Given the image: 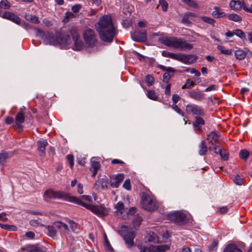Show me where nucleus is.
I'll return each instance as SVG.
<instances>
[{
  "instance_id": "nucleus-19",
  "label": "nucleus",
  "mask_w": 252,
  "mask_h": 252,
  "mask_svg": "<svg viewBox=\"0 0 252 252\" xmlns=\"http://www.w3.org/2000/svg\"><path fill=\"white\" fill-rule=\"evenodd\" d=\"M25 250L27 252H46L42 248L35 245H29L26 247H22L20 252H23Z\"/></svg>"
},
{
  "instance_id": "nucleus-26",
  "label": "nucleus",
  "mask_w": 252,
  "mask_h": 252,
  "mask_svg": "<svg viewBox=\"0 0 252 252\" xmlns=\"http://www.w3.org/2000/svg\"><path fill=\"white\" fill-rule=\"evenodd\" d=\"M229 6L235 11H239L243 8V3L240 0H232L229 3Z\"/></svg>"
},
{
  "instance_id": "nucleus-57",
  "label": "nucleus",
  "mask_w": 252,
  "mask_h": 252,
  "mask_svg": "<svg viewBox=\"0 0 252 252\" xmlns=\"http://www.w3.org/2000/svg\"><path fill=\"white\" fill-rule=\"evenodd\" d=\"M81 8L82 5L81 4H76L72 7L71 9L73 12L77 13L79 11Z\"/></svg>"
},
{
  "instance_id": "nucleus-14",
  "label": "nucleus",
  "mask_w": 252,
  "mask_h": 252,
  "mask_svg": "<svg viewBox=\"0 0 252 252\" xmlns=\"http://www.w3.org/2000/svg\"><path fill=\"white\" fill-rule=\"evenodd\" d=\"M159 68L161 70L166 71L163 75V81L165 82H168L173 75L174 69L171 67H166L162 65L159 66Z\"/></svg>"
},
{
  "instance_id": "nucleus-33",
  "label": "nucleus",
  "mask_w": 252,
  "mask_h": 252,
  "mask_svg": "<svg viewBox=\"0 0 252 252\" xmlns=\"http://www.w3.org/2000/svg\"><path fill=\"white\" fill-rule=\"evenodd\" d=\"M235 56L237 59L243 60L246 58V54L242 50H237L235 52Z\"/></svg>"
},
{
  "instance_id": "nucleus-1",
  "label": "nucleus",
  "mask_w": 252,
  "mask_h": 252,
  "mask_svg": "<svg viewBox=\"0 0 252 252\" xmlns=\"http://www.w3.org/2000/svg\"><path fill=\"white\" fill-rule=\"evenodd\" d=\"M95 26L102 41L109 43L113 41L117 32L110 16L105 15L101 17Z\"/></svg>"
},
{
  "instance_id": "nucleus-22",
  "label": "nucleus",
  "mask_w": 252,
  "mask_h": 252,
  "mask_svg": "<svg viewBox=\"0 0 252 252\" xmlns=\"http://www.w3.org/2000/svg\"><path fill=\"white\" fill-rule=\"evenodd\" d=\"M196 17L195 14L192 12H187L184 14L182 19V22L186 25H190L193 18Z\"/></svg>"
},
{
  "instance_id": "nucleus-15",
  "label": "nucleus",
  "mask_w": 252,
  "mask_h": 252,
  "mask_svg": "<svg viewBox=\"0 0 252 252\" xmlns=\"http://www.w3.org/2000/svg\"><path fill=\"white\" fill-rule=\"evenodd\" d=\"M2 17L12 21L18 25H21V20L20 18L14 13L6 11L2 15Z\"/></svg>"
},
{
  "instance_id": "nucleus-43",
  "label": "nucleus",
  "mask_w": 252,
  "mask_h": 252,
  "mask_svg": "<svg viewBox=\"0 0 252 252\" xmlns=\"http://www.w3.org/2000/svg\"><path fill=\"white\" fill-rule=\"evenodd\" d=\"M234 33L235 35H236L243 40H245L246 39L245 33L241 30H235L234 31Z\"/></svg>"
},
{
  "instance_id": "nucleus-18",
  "label": "nucleus",
  "mask_w": 252,
  "mask_h": 252,
  "mask_svg": "<svg viewBox=\"0 0 252 252\" xmlns=\"http://www.w3.org/2000/svg\"><path fill=\"white\" fill-rule=\"evenodd\" d=\"M124 179V175L123 174H118L115 177L111 178L110 181L111 187L113 188H118Z\"/></svg>"
},
{
  "instance_id": "nucleus-30",
  "label": "nucleus",
  "mask_w": 252,
  "mask_h": 252,
  "mask_svg": "<svg viewBox=\"0 0 252 252\" xmlns=\"http://www.w3.org/2000/svg\"><path fill=\"white\" fill-rule=\"evenodd\" d=\"M74 41V49L75 50H81L83 47V42L81 38L73 40Z\"/></svg>"
},
{
  "instance_id": "nucleus-31",
  "label": "nucleus",
  "mask_w": 252,
  "mask_h": 252,
  "mask_svg": "<svg viewBox=\"0 0 252 252\" xmlns=\"http://www.w3.org/2000/svg\"><path fill=\"white\" fill-rule=\"evenodd\" d=\"M25 18L27 20L32 23L39 24L40 23L37 17L35 15H32L29 13H27L25 14Z\"/></svg>"
},
{
  "instance_id": "nucleus-27",
  "label": "nucleus",
  "mask_w": 252,
  "mask_h": 252,
  "mask_svg": "<svg viewBox=\"0 0 252 252\" xmlns=\"http://www.w3.org/2000/svg\"><path fill=\"white\" fill-rule=\"evenodd\" d=\"M100 167V165L99 162L94 161V160H91V170L93 171V173L92 174V177H94L97 173L98 170L99 169Z\"/></svg>"
},
{
  "instance_id": "nucleus-9",
  "label": "nucleus",
  "mask_w": 252,
  "mask_h": 252,
  "mask_svg": "<svg viewBox=\"0 0 252 252\" xmlns=\"http://www.w3.org/2000/svg\"><path fill=\"white\" fill-rule=\"evenodd\" d=\"M169 220L178 224L183 225L187 222L186 215L181 211H176L168 215Z\"/></svg>"
},
{
  "instance_id": "nucleus-51",
  "label": "nucleus",
  "mask_w": 252,
  "mask_h": 252,
  "mask_svg": "<svg viewBox=\"0 0 252 252\" xmlns=\"http://www.w3.org/2000/svg\"><path fill=\"white\" fill-rule=\"evenodd\" d=\"M233 181L237 185H242L244 183V179L240 178L239 176L237 175L234 177Z\"/></svg>"
},
{
  "instance_id": "nucleus-4",
  "label": "nucleus",
  "mask_w": 252,
  "mask_h": 252,
  "mask_svg": "<svg viewBox=\"0 0 252 252\" xmlns=\"http://www.w3.org/2000/svg\"><path fill=\"white\" fill-rule=\"evenodd\" d=\"M75 204L83 206L86 209L90 210L98 216H105L108 214V209L105 208L104 205L103 204H100L99 205H93L90 204H88L82 201L78 197H77Z\"/></svg>"
},
{
  "instance_id": "nucleus-42",
  "label": "nucleus",
  "mask_w": 252,
  "mask_h": 252,
  "mask_svg": "<svg viewBox=\"0 0 252 252\" xmlns=\"http://www.w3.org/2000/svg\"><path fill=\"white\" fill-rule=\"evenodd\" d=\"M0 226L1 228L6 230L15 231L17 229V227L15 226L12 225L0 224Z\"/></svg>"
},
{
  "instance_id": "nucleus-23",
  "label": "nucleus",
  "mask_w": 252,
  "mask_h": 252,
  "mask_svg": "<svg viewBox=\"0 0 252 252\" xmlns=\"http://www.w3.org/2000/svg\"><path fill=\"white\" fill-rule=\"evenodd\" d=\"M200 78H192V79H188L184 85L182 87V89H190L194 87L196 84L201 82Z\"/></svg>"
},
{
  "instance_id": "nucleus-55",
  "label": "nucleus",
  "mask_w": 252,
  "mask_h": 252,
  "mask_svg": "<svg viewBox=\"0 0 252 252\" xmlns=\"http://www.w3.org/2000/svg\"><path fill=\"white\" fill-rule=\"evenodd\" d=\"M123 187L128 190H129L131 189L130 181L129 179H126L125 181V182L123 184Z\"/></svg>"
},
{
  "instance_id": "nucleus-34",
  "label": "nucleus",
  "mask_w": 252,
  "mask_h": 252,
  "mask_svg": "<svg viewBox=\"0 0 252 252\" xmlns=\"http://www.w3.org/2000/svg\"><path fill=\"white\" fill-rule=\"evenodd\" d=\"M207 152V147L206 145L205 141H202L200 145L199 146V154L203 156L206 154Z\"/></svg>"
},
{
  "instance_id": "nucleus-53",
  "label": "nucleus",
  "mask_w": 252,
  "mask_h": 252,
  "mask_svg": "<svg viewBox=\"0 0 252 252\" xmlns=\"http://www.w3.org/2000/svg\"><path fill=\"white\" fill-rule=\"evenodd\" d=\"M159 5L161 6L162 10L166 11L168 7V3L165 0H159Z\"/></svg>"
},
{
  "instance_id": "nucleus-63",
  "label": "nucleus",
  "mask_w": 252,
  "mask_h": 252,
  "mask_svg": "<svg viewBox=\"0 0 252 252\" xmlns=\"http://www.w3.org/2000/svg\"><path fill=\"white\" fill-rule=\"evenodd\" d=\"M228 211V208L226 206H223L219 209V212L221 214H224Z\"/></svg>"
},
{
  "instance_id": "nucleus-32",
  "label": "nucleus",
  "mask_w": 252,
  "mask_h": 252,
  "mask_svg": "<svg viewBox=\"0 0 252 252\" xmlns=\"http://www.w3.org/2000/svg\"><path fill=\"white\" fill-rule=\"evenodd\" d=\"M212 15L215 18L223 17L226 15L224 12L222 11H220L219 8L218 7H215V10L212 12Z\"/></svg>"
},
{
  "instance_id": "nucleus-16",
  "label": "nucleus",
  "mask_w": 252,
  "mask_h": 252,
  "mask_svg": "<svg viewBox=\"0 0 252 252\" xmlns=\"http://www.w3.org/2000/svg\"><path fill=\"white\" fill-rule=\"evenodd\" d=\"M204 124L205 121L199 116L195 117V120L192 123L194 130L198 133H201L202 131V126Z\"/></svg>"
},
{
  "instance_id": "nucleus-10",
  "label": "nucleus",
  "mask_w": 252,
  "mask_h": 252,
  "mask_svg": "<svg viewBox=\"0 0 252 252\" xmlns=\"http://www.w3.org/2000/svg\"><path fill=\"white\" fill-rule=\"evenodd\" d=\"M187 113L192 115L203 116L205 115L204 109L200 106L194 104H189L186 106Z\"/></svg>"
},
{
  "instance_id": "nucleus-59",
  "label": "nucleus",
  "mask_w": 252,
  "mask_h": 252,
  "mask_svg": "<svg viewBox=\"0 0 252 252\" xmlns=\"http://www.w3.org/2000/svg\"><path fill=\"white\" fill-rule=\"evenodd\" d=\"M30 224L32 226H37L40 224V222L37 220H32L30 221Z\"/></svg>"
},
{
  "instance_id": "nucleus-20",
  "label": "nucleus",
  "mask_w": 252,
  "mask_h": 252,
  "mask_svg": "<svg viewBox=\"0 0 252 252\" xmlns=\"http://www.w3.org/2000/svg\"><path fill=\"white\" fill-rule=\"evenodd\" d=\"M189 96L197 101H200L204 97V94L201 93L198 90H192L189 91L188 94Z\"/></svg>"
},
{
  "instance_id": "nucleus-50",
  "label": "nucleus",
  "mask_w": 252,
  "mask_h": 252,
  "mask_svg": "<svg viewBox=\"0 0 252 252\" xmlns=\"http://www.w3.org/2000/svg\"><path fill=\"white\" fill-rule=\"evenodd\" d=\"M70 34L72 37L73 40L75 39H78L80 37L79 34L77 32V31L75 29H72L70 31Z\"/></svg>"
},
{
  "instance_id": "nucleus-44",
  "label": "nucleus",
  "mask_w": 252,
  "mask_h": 252,
  "mask_svg": "<svg viewBox=\"0 0 252 252\" xmlns=\"http://www.w3.org/2000/svg\"><path fill=\"white\" fill-rule=\"evenodd\" d=\"M0 7L7 9L10 7V3L6 0H2L0 2Z\"/></svg>"
},
{
  "instance_id": "nucleus-46",
  "label": "nucleus",
  "mask_w": 252,
  "mask_h": 252,
  "mask_svg": "<svg viewBox=\"0 0 252 252\" xmlns=\"http://www.w3.org/2000/svg\"><path fill=\"white\" fill-rule=\"evenodd\" d=\"M218 244V241L214 240L212 243V244L209 247V250L210 251H216Z\"/></svg>"
},
{
  "instance_id": "nucleus-47",
  "label": "nucleus",
  "mask_w": 252,
  "mask_h": 252,
  "mask_svg": "<svg viewBox=\"0 0 252 252\" xmlns=\"http://www.w3.org/2000/svg\"><path fill=\"white\" fill-rule=\"evenodd\" d=\"M217 49L222 53L225 55H230L231 54V52L230 50H226L225 48L220 45H219L217 47Z\"/></svg>"
},
{
  "instance_id": "nucleus-36",
  "label": "nucleus",
  "mask_w": 252,
  "mask_h": 252,
  "mask_svg": "<svg viewBox=\"0 0 252 252\" xmlns=\"http://www.w3.org/2000/svg\"><path fill=\"white\" fill-rule=\"evenodd\" d=\"M227 17L229 20L235 22H241L242 20V18L239 15L235 13L228 14Z\"/></svg>"
},
{
  "instance_id": "nucleus-25",
  "label": "nucleus",
  "mask_w": 252,
  "mask_h": 252,
  "mask_svg": "<svg viewBox=\"0 0 252 252\" xmlns=\"http://www.w3.org/2000/svg\"><path fill=\"white\" fill-rule=\"evenodd\" d=\"M223 252H243L242 251L234 244L226 245Z\"/></svg>"
},
{
  "instance_id": "nucleus-7",
  "label": "nucleus",
  "mask_w": 252,
  "mask_h": 252,
  "mask_svg": "<svg viewBox=\"0 0 252 252\" xmlns=\"http://www.w3.org/2000/svg\"><path fill=\"white\" fill-rule=\"evenodd\" d=\"M118 233L123 238L128 249H130L134 246V239L135 237L134 231L129 229L126 226H123L118 231Z\"/></svg>"
},
{
  "instance_id": "nucleus-61",
  "label": "nucleus",
  "mask_w": 252,
  "mask_h": 252,
  "mask_svg": "<svg viewBox=\"0 0 252 252\" xmlns=\"http://www.w3.org/2000/svg\"><path fill=\"white\" fill-rule=\"evenodd\" d=\"M243 8L246 12L252 13V5H251L249 7H248L245 5V3H243Z\"/></svg>"
},
{
  "instance_id": "nucleus-38",
  "label": "nucleus",
  "mask_w": 252,
  "mask_h": 252,
  "mask_svg": "<svg viewBox=\"0 0 252 252\" xmlns=\"http://www.w3.org/2000/svg\"><path fill=\"white\" fill-rule=\"evenodd\" d=\"M163 56L165 57H168L172 59L177 60L178 54H175L167 51H164L162 52Z\"/></svg>"
},
{
  "instance_id": "nucleus-41",
  "label": "nucleus",
  "mask_w": 252,
  "mask_h": 252,
  "mask_svg": "<svg viewBox=\"0 0 252 252\" xmlns=\"http://www.w3.org/2000/svg\"><path fill=\"white\" fill-rule=\"evenodd\" d=\"M200 18L204 22L209 24L212 25H214L216 22V21L210 17L206 16H201Z\"/></svg>"
},
{
  "instance_id": "nucleus-49",
  "label": "nucleus",
  "mask_w": 252,
  "mask_h": 252,
  "mask_svg": "<svg viewBox=\"0 0 252 252\" xmlns=\"http://www.w3.org/2000/svg\"><path fill=\"white\" fill-rule=\"evenodd\" d=\"M66 159L69 164L70 167L72 169L74 165V157L72 155H68L66 156Z\"/></svg>"
},
{
  "instance_id": "nucleus-56",
  "label": "nucleus",
  "mask_w": 252,
  "mask_h": 252,
  "mask_svg": "<svg viewBox=\"0 0 252 252\" xmlns=\"http://www.w3.org/2000/svg\"><path fill=\"white\" fill-rule=\"evenodd\" d=\"M221 158L223 160H227L228 159L229 155L228 153L225 151L222 150L220 154Z\"/></svg>"
},
{
  "instance_id": "nucleus-58",
  "label": "nucleus",
  "mask_w": 252,
  "mask_h": 252,
  "mask_svg": "<svg viewBox=\"0 0 252 252\" xmlns=\"http://www.w3.org/2000/svg\"><path fill=\"white\" fill-rule=\"evenodd\" d=\"M186 4L193 8L198 7V4L193 0H189Z\"/></svg>"
},
{
  "instance_id": "nucleus-2",
  "label": "nucleus",
  "mask_w": 252,
  "mask_h": 252,
  "mask_svg": "<svg viewBox=\"0 0 252 252\" xmlns=\"http://www.w3.org/2000/svg\"><path fill=\"white\" fill-rule=\"evenodd\" d=\"M161 42L164 45L172 47L180 50H190L193 48L192 44L185 40L174 37H165L162 38Z\"/></svg>"
},
{
  "instance_id": "nucleus-64",
  "label": "nucleus",
  "mask_w": 252,
  "mask_h": 252,
  "mask_svg": "<svg viewBox=\"0 0 252 252\" xmlns=\"http://www.w3.org/2000/svg\"><path fill=\"white\" fill-rule=\"evenodd\" d=\"M104 245H105V247L108 250H109V251H111V252L113 251V249L111 247L108 240L105 241Z\"/></svg>"
},
{
  "instance_id": "nucleus-8",
  "label": "nucleus",
  "mask_w": 252,
  "mask_h": 252,
  "mask_svg": "<svg viewBox=\"0 0 252 252\" xmlns=\"http://www.w3.org/2000/svg\"><path fill=\"white\" fill-rule=\"evenodd\" d=\"M83 37L85 43L90 47H94L97 43V35L94 31L87 29L83 32Z\"/></svg>"
},
{
  "instance_id": "nucleus-48",
  "label": "nucleus",
  "mask_w": 252,
  "mask_h": 252,
  "mask_svg": "<svg viewBox=\"0 0 252 252\" xmlns=\"http://www.w3.org/2000/svg\"><path fill=\"white\" fill-rule=\"evenodd\" d=\"M125 205L124 203L121 202H118L117 204L115 206V209L119 212H121V213H123V210L124 209Z\"/></svg>"
},
{
  "instance_id": "nucleus-39",
  "label": "nucleus",
  "mask_w": 252,
  "mask_h": 252,
  "mask_svg": "<svg viewBox=\"0 0 252 252\" xmlns=\"http://www.w3.org/2000/svg\"><path fill=\"white\" fill-rule=\"evenodd\" d=\"M137 247L140 250V252H153V245H151L149 247H142L138 245Z\"/></svg>"
},
{
  "instance_id": "nucleus-29",
  "label": "nucleus",
  "mask_w": 252,
  "mask_h": 252,
  "mask_svg": "<svg viewBox=\"0 0 252 252\" xmlns=\"http://www.w3.org/2000/svg\"><path fill=\"white\" fill-rule=\"evenodd\" d=\"M10 157L9 153L2 151L0 154V164L4 165L6 163L7 159L9 158Z\"/></svg>"
},
{
  "instance_id": "nucleus-28",
  "label": "nucleus",
  "mask_w": 252,
  "mask_h": 252,
  "mask_svg": "<svg viewBox=\"0 0 252 252\" xmlns=\"http://www.w3.org/2000/svg\"><path fill=\"white\" fill-rule=\"evenodd\" d=\"M170 249L169 246L162 245L159 246H153V252H165Z\"/></svg>"
},
{
  "instance_id": "nucleus-6",
  "label": "nucleus",
  "mask_w": 252,
  "mask_h": 252,
  "mask_svg": "<svg viewBox=\"0 0 252 252\" xmlns=\"http://www.w3.org/2000/svg\"><path fill=\"white\" fill-rule=\"evenodd\" d=\"M141 204L144 209L149 211H154L157 208L155 196L145 192L142 193Z\"/></svg>"
},
{
  "instance_id": "nucleus-62",
  "label": "nucleus",
  "mask_w": 252,
  "mask_h": 252,
  "mask_svg": "<svg viewBox=\"0 0 252 252\" xmlns=\"http://www.w3.org/2000/svg\"><path fill=\"white\" fill-rule=\"evenodd\" d=\"M42 22L47 27H50L53 25L52 21L47 18L44 19Z\"/></svg>"
},
{
  "instance_id": "nucleus-11",
  "label": "nucleus",
  "mask_w": 252,
  "mask_h": 252,
  "mask_svg": "<svg viewBox=\"0 0 252 252\" xmlns=\"http://www.w3.org/2000/svg\"><path fill=\"white\" fill-rule=\"evenodd\" d=\"M197 57L194 55L178 54L177 60L186 64H192L196 62Z\"/></svg>"
},
{
  "instance_id": "nucleus-54",
  "label": "nucleus",
  "mask_w": 252,
  "mask_h": 252,
  "mask_svg": "<svg viewBox=\"0 0 252 252\" xmlns=\"http://www.w3.org/2000/svg\"><path fill=\"white\" fill-rule=\"evenodd\" d=\"M172 108L175 111H176L178 114H180L182 116H185L184 112L180 108H179L178 106L177 105H176V104L173 105L172 106Z\"/></svg>"
},
{
  "instance_id": "nucleus-37",
  "label": "nucleus",
  "mask_w": 252,
  "mask_h": 252,
  "mask_svg": "<svg viewBox=\"0 0 252 252\" xmlns=\"http://www.w3.org/2000/svg\"><path fill=\"white\" fill-rule=\"evenodd\" d=\"M47 230V234L52 237H54L56 235L57 231L55 227L52 226H47L46 227Z\"/></svg>"
},
{
  "instance_id": "nucleus-13",
  "label": "nucleus",
  "mask_w": 252,
  "mask_h": 252,
  "mask_svg": "<svg viewBox=\"0 0 252 252\" xmlns=\"http://www.w3.org/2000/svg\"><path fill=\"white\" fill-rule=\"evenodd\" d=\"M133 40L138 42H144L147 40V32L146 31H135L131 33Z\"/></svg>"
},
{
  "instance_id": "nucleus-60",
  "label": "nucleus",
  "mask_w": 252,
  "mask_h": 252,
  "mask_svg": "<svg viewBox=\"0 0 252 252\" xmlns=\"http://www.w3.org/2000/svg\"><path fill=\"white\" fill-rule=\"evenodd\" d=\"M25 236L29 239H32L34 238L35 234L32 231H28L25 233Z\"/></svg>"
},
{
  "instance_id": "nucleus-21",
  "label": "nucleus",
  "mask_w": 252,
  "mask_h": 252,
  "mask_svg": "<svg viewBox=\"0 0 252 252\" xmlns=\"http://www.w3.org/2000/svg\"><path fill=\"white\" fill-rule=\"evenodd\" d=\"M107 181L104 178L98 179L95 182L94 188L97 190L104 189L107 188Z\"/></svg>"
},
{
  "instance_id": "nucleus-3",
  "label": "nucleus",
  "mask_w": 252,
  "mask_h": 252,
  "mask_svg": "<svg viewBox=\"0 0 252 252\" xmlns=\"http://www.w3.org/2000/svg\"><path fill=\"white\" fill-rule=\"evenodd\" d=\"M43 196L49 199H61L64 201L75 203L77 197L71 196L69 193L60 190H54L52 189L46 190Z\"/></svg>"
},
{
  "instance_id": "nucleus-5",
  "label": "nucleus",
  "mask_w": 252,
  "mask_h": 252,
  "mask_svg": "<svg viewBox=\"0 0 252 252\" xmlns=\"http://www.w3.org/2000/svg\"><path fill=\"white\" fill-rule=\"evenodd\" d=\"M46 38L48 40V43L54 45L58 44L69 45L70 43L69 36L63 32H59L56 33V35H54L53 33H49Z\"/></svg>"
},
{
  "instance_id": "nucleus-45",
  "label": "nucleus",
  "mask_w": 252,
  "mask_h": 252,
  "mask_svg": "<svg viewBox=\"0 0 252 252\" xmlns=\"http://www.w3.org/2000/svg\"><path fill=\"white\" fill-rule=\"evenodd\" d=\"M154 78L151 75H147L146 78V83L148 86H152L154 82Z\"/></svg>"
},
{
  "instance_id": "nucleus-17",
  "label": "nucleus",
  "mask_w": 252,
  "mask_h": 252,
  "mask_svg": "<svg viewBox=\"0 0 252 252\" xmlns=\"http://www.w3.org/2000/svg\"><path fill=\"white\" fill-rule=\"evenodd\" d=\"M48 143L46 140H39L37 142L39 155L40 157H44L46 155V147Z\"/></svg>"
},
{
  "instance_id": "nucleus-52",
  "label": "nucleus",
  "mask_w": 252,
  "mask_h": 252,
  "mask_svg": "<svg viewBox=\"0 0 252 252\" xmlns=\"http://www.w3.org/2000/svg\"><path fill=\"white\" fill-rule=\"evenodd\" d=\"M35 30L37 32V33H36L37 35V36H42L43 37V38H44V40L48 42V40H47V38H46V36H47L48 35V34L47 35H45V33L41 30H40L38 28L35 29Z\"/></svg>"
},
{
  "instance_id": "nucleus-12",
  "label": "nucleus",
  "mask_w": 252,
  "mask_h": 252,
  "mask_svg": "<svg viewBox=\"0 0 252 252\" xmlns=\"http://www.w3.org/2000/svg\"><path fill=\"white\" fill-rule=\"evenodd\" d=\"M25 119L24 112L23 111V109L21 108L15 116V125L17 126L20 132L23 130L22 124L24 122Z\"/></svg>"
},
{
  "instance_id": "nucleus-40",
  "label": "nucleus",
  "mask_w": 252,
  "mask_h": 252,
  "mask_svg": "<svg viewBox=\"0 0 252 252\" xmlns=\"http://www.w3.org/2000/svg\"><path fill=\"white\" fill-rule=\"evenodd\" d=\"M250 156V153L246 149L242 150L239 153V157L241 159L246 160Z\"/></svg>"
},
{
  "instance_id": "nucleus-35",
  "label": "nucleus",
  "mask_w": 252,
  "mask_h": 252,
  "mask_svg": "<svg viewBox=\"0 0 252 252\" xmlns=\"http://www.w3.org/2000/svg\"><path fill=\"white\" fill-rule=\"evenodd\" d=\"M147 95L149 98L153 100L158 99V95L154 90H149L147 91Z\"/></svg>"
},
{
  "instance_id": "nucleus-24",
  "label": "nucleus",
  "mask_w": 252,
  "mask_h": 252,
  "mask_svg": "<svg viewBox=\"0 0 252 252\" xmlns=\"http://www.w3.org/2000/svg\"><path fill=\"white\" fill-rule=\"evenodd\" d=\"M219 133L216 131H212L208 135L207 139L210 143L214 145L217 143L219 140Z\"/></svg>"
}]
</instances>
